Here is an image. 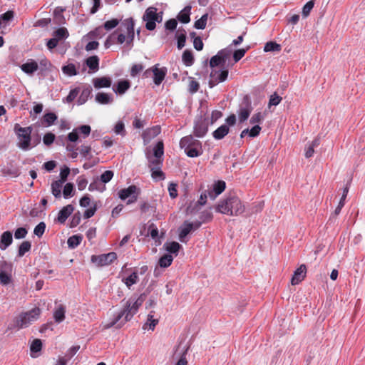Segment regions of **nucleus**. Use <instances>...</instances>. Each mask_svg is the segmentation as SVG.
Listing matches in <instances>:
<instances>
[{"instance_id": "nucleus-20", "label": "nucleus", "mask_w": 365, "mask_h": 365, "mask_svg": "<svg viewBox=\"0 0 365 365\" xmlns=\"http://www.w3.org/2000/svg\"><path fill=\"white\" fill-rule=\"evenodd\" d=\"M192 230V225L188 221H185L180 227L179 239L181 242H185L184 238Z\"/></svg>"}, {"instance_id": "nucleus-53", "label": "nucleus", "mask_w": 365, "mask_h": 365, "mask_svg": "<svg viewBox=\"0 0 365 365\" xmlns=\"http://www.w3.org/2000/svg\"><path fill=\"white\" fill-rule=\"evenodd\" d=\"M45 230L46 224L43 222H41L36 226L34 233L38 237H41L43 235Z\"/></svg>"}, {"instance_id": "nucleus-46", "label": "nucleus", "mask_w": 365, "mask_h": 365, "mask_svg": "<svg viewBox=\"0 0 365 365\" xmlns=\"http://www.w3.org/2000/svg\"><path fill=\"white\" fill-rule=\"evenodd\" d=\"M9 272H4V270H1L0 272V283L2 285H7L11 282V276L9 273Z\"/></svg>"}, {"instance_id": "nucleus-56", "label": "nucleus", "mask_w": 365, "mask_h": 365, "mask_svg": "<svg viewBox=\"0 0 365 365\" xmlns=\"http://www.w3.org/2000/svg\"><path fill=\"white\" fill-rule=\"evenodd\" d=\"M73 191V185L71 182H68L64 186L63 195L65 198H68L72 195Z\"/></svg>"}, {"instance_id": "nucleus-61", "label": "nucleus", "mask_w": 365, "mask_h": 365, "mask_svg": "<svg viewBox=\"0 0 365 365\" xmlns=\"http://www.w3.org/2000/svg\"><path fill=\"white\" fill-rule=\"evenodd\" d=\"M27 230L24 227H19L16 229L14 232V237L16 239H22L27 235Z\"/></svg>"}, {"instance_id": "nucleus-38", "label": "nucleus", "mask_w": 365, "mask_h": 365, "mask_svg": "<svg viewBox=\"0 0 365 365\" xmlns=\"http://www.w3.org/2000/svg\"><path fill=\"white\" fill-rule=\"evenodd\" d=\"M252 111V108L250 105L248 104L247 108H242L239 112V120L240 122L245 121L250 116V113Z\"/></svg>"}, {"instance_id": "nucleus-64", "label": "nucleus", "mask_w": 365, "mask_h": 365, "mask_svg": "<svg viewBox=\"0 0 365 365\" xmlns=\"http://www.w3.org/2000/svg\"><path fill=\"white\" fill-rule=\"evenodd\" d=\"M87 184H88V180L82 177V176H80L77 179V186H78V189L79 190H83L87 186Z\"/></svg>"}, {"instance_id": "nucleus-2", "label": "nucleus", "mask_w": 365, "mask_h": 365, "mask_svg": "<svg viewBox=\"0 0 365 365\" xmlns=\"http://www.w3.org/2000/svg\"><path fill=\"white\" fill-rule=\"evenodd\" d=\"M245 207L241 200L235 194H230L221 200L216 211L230 216H238L245 212Z\"/></svg>"}, {"instance_id": "nucleus-7", "label": "nucleus", "mask_w": 365, "mask_h": 365, "mask_svg": "<svg viewBox=\"0 0 365 365\" xmlns=\"http://www.w3.org/2000/svg\"><path fill=\"white\" fill-rule=\"evenodd\" d=\"M143 19L146 22L145 28L149 31H153L156 27L155 22H161L163 16L157 13L156 8L149 7L145 10Z\"/></svg>"}, {"instance_id": "nucleus-10", "label": "nucleus", "mask_w": 365, "mask_h": 365, "mask_svg": "<svg viewBox=\"0 0 365 365\" xmlns=\"http://www.w3.org/2000/svg\"><path fill=\"white\" fill-rule=\"evenodd\" d=\"M91 131L90 125H83L73 129L68 134V140L71 142H76L79 138V134H81L83 138L88 137Z\"/></svg>"}, {"instance_id": "nucleus-43", "label": "nucleus", "mask_w": 365, "mask_h": 365, "mask_svg": "<svg viewBox=\"0 0 365 365\" xmlns=\"http://www.w3.org/2000/svg\"><path fill=\"white\" fill-rule=\"evenodd\" d=\"M208 14H205L195 22L194 26L197 29H204L206 27Z\"/></svg>"}, {"instance_id": "nucleus-5", "label": "nucleus", "mask_w": 365, "mask_h": 365, "mask_svg": "<svg viewBox=\"0 0 365 365\" xmlns=\"http://www.w3.org/2000/svg\"><path fill=\"white\" fill-rule=\"evenodd\" d=\"M41 314L38 307H34L31 310L21 313L14 320V325L19 329L28 327L33 322L36 321Z\"/></svg>"}, {"instance_id": "nucleus-44", "label": "nucleus", "mask_w": 365, "mask_h": 365, "mask_svg": "<svg viewBox=\"0 0 365 365\" xmlns=\"http://www.w3.org/2000/svg\"><path fill=\"white\" fill-rule=\"evenodd\" d=\"M225 63L223 61V58L220 57V55L218 53L214 56H212L210 61V66L211 68H215L219 66H223Z\"/></svg>"}, {"instance_id": "nucleus-6", "label": "nucleus", "mask_w": 365, "mask_h": 365, "mask_svg": "<svg viewBox=\"0 0 365 365\" xmlns=\"http://www.w3.org/2000/svg\"><path fill=\"white\" fill-rule=\"evenodd\" d=\"M14 130L17 135V138L19 140L18 146L24 150H29L30 148L31 140V128H23L21 127L19 124H16L14 127Z\"/></svg>"}, {"instance_id": "nucleus-54", "label": "nucleus", "mask_w": 365, "mask_h": 365, "mask_svg": "<svg viewBox=\"0 0 365 365\" xmlns=\"http://www.w3.org/2000/svg\"><path fill=\"white\" fill-rule=\"evenodd\" d=\"M104 30L103 26H98L95 30L91 31L89 35L92 38H101L105 35Z\"/></svg>"}, {"instance_id": "nucleus-33", "label": "nucleus", "mask_w": 365, "mask_h": 365, "mask_svg": "<svg viewBox=\"0 0 365 365\" xmlns=\"http://www.w3.org/2000/svg\"><path fill=\"white\" fill-rule=\"evenodd\" d=\"M63 184L61 181L56 180L51 184V192L56 198H60L61 196V188Z\"/></svg>"}, {"instance_id": "nucleus-62", "label": "nucleus", "mask_w": 365, "mask_h": 365, "mask_svg": "<svg viewBox=\"0 0 365 365\" xmlns=\"http://www.w3.org/2000/svg\"><path fill=\"white\" fill-rule=\"evenodd\" d=\"M152 174L151 176L153 179L155 180H164L165 179V174L160 169H155L151 170Z\"/></svg>"}, {"instance_id": "nucleus-1", "label": "nucleus", "mask_w": 365, "mask_h": 365, "mask_svg": "<svg viewBox=\"0 0 365 365\" xmlns=\"http://www.w3.org/2000/svg\"><path fill=\"white\" fill-rule=\"evenodd\" d=\"M144 300V294H140L134 302H131L130 300L128 301L123 310L118 313L111 322L104 324L103 329H108L113 326H116V328L122 327L125 322L130 321L134 314L137 313Z\"/></svg>"}, {"instance_id": "nucleus-51", "label": "nucleus", "mask_w": 365, "mask_h": 365, "mask_svg": "<svg viewBox=\"0 0 365 365\" xmlns=\"http://www.w3.org/2000/svg\"><path fill=\"white\" fill-rule=\"evenodd\" d=\"M314 6V2L313 0L308 1L302 8V16L306 18L307 17L312 9Z\"/></svg>"}, {"instance_id": "nucleus-37", "label": "nucleus", "mask_w": 365, "mask_h": 365, "mask_svg": "<svg viewBox=\"0 0 365 365\" xmlns=\"http://www.w3.org/2000/svg\"><path fill=\"white\" fill-rule=\"evenodd\" d=\"M282 49L281 45L277 43L274 41H269L265 43L264 47V51L265 52H270V51H280Z\"/></svg>"}, {"instance_id": "nucleus-60", "label": "nucleus", "mask_w": 365, "mask_h": 365, "mask_svg": "<svg viewBox=\"0 0 365 365\" xmlns=\"http://www.w3.org/2000/svg\"><path fill=\"white\" fill-rule=\"evenodd\" d=\"M79 93L78 88H74L73 90H71L68 95L67 96L66 101L67 103H71L74 101V99L77 97L78 94Z\"/></svg>"}, {"instance_id": "nucleus-9", "label": "nucleus", "mask_w": 365, "mask_h": 365, "mask_svg": "<svg viewBox=\"0 0 365 365\" xmlns=\"http://www.w3.org/2000/svg\"><path fill=\"white\" fill-rule=\"evenodd\" d=\"M117 259V254L114 252L99 255H92L91 262L98 267L107 266L112 264Z\"/></svg>"}, {"instance_id": "nucleus-45", "label": "nucleus", "mask_w": 365, "mask_h": 365, "mask_svg": "<svg viewBox=\"0 0 365 365\" xmlns=\"http://www.w3.org/2000/svg\"><path fill=\"white\" fill-rule=\"evenodd\" d=\"M57 120V115L54 113H48L43 115V121L47 126H50Z\"/></svg>"}, {"instance_id": "nucleus-14", "label": "nucleus", "mask_w": 365, "mask_h": 365, "mask_svg": "<svg viewBox=\"0 0 365 365\" xmlns=\"http://www.w3.org/2000/svg\"><path fill=\"white\" fill-rule=\"evenodd\" d=\"M74 207L72 205L63 207L58 212L57 220L60 223H64L70 215L73 212Z\"/></svg>"}, {"instance_id": "nucleus-12", "label": "nucleus", "mask_w": 365, "mask_h": 365, "mask_svg": "<svg viewBox=\"0 0 365 365\" xmlns=\"http://www.w3.org/2000/svg\"><path fill=\"white\" fill-rule=\"evenodd\" d=\"M208 130V123L202 117L197 118L194 125V135L197 138L203 137Z\"/></svg>"}, {"instance_id": "nucleus-15", "label": "nucleus", "mask_w": 365, "mask_h": 365, "mask_svg": "<svg viewBox=\"0 0 365 365\" xmlns=\"http://www.w3.org/2000/svg\"><path fill=\"white\" fill-rule=\"evenodd\" d=\"M12 242V233L10 231L4 232L0 237V250H5Z\"/></svg>"}, {"instance_id": "nucleus-63", "label": "nucleus", "mask_w": 365, "mask_h": 365, "mask_svg": "<svg viewBox=\"0 0 365 365\" xmlns=\"http://www.w3.org/2000/svg\"><path fill=\"white\" fill-rule=\"evenodd\" d=\"M143 68L144 67L142 64H134L130 70V76L133 77L137 76Z\"/></svg>"}, {"instance_id": "nucleus-22", "label": "nucleus", "mask_w": 365, "mask_h": 365, "mask_svg": "<svg viewBox=\"0 0 365 365\" xmlns=\"http://www.w3.org/2000/svg\"><path fill=\"white\" fill-rule=\"evenodd\" d=\"M229 127L227 125H222L217 129H216L212 135L216 140H221L229 133Z\"/></svg>"}, {"instance_id": "nucleus-55", "label": "nucleus", "mask_w": 365, "mask_h": 365, "mask_svg": "<svg viewBox=\"0 0 365 365\" xmlns=\"http://www.w3.org/2000/svg\"><path fill=\"white\" fill-rule=\"evenodd\" d=\"M114 132L116 134H119L123 136H124L125 135V125H124L123 122L118 121L115 124V128H114Z\"/></svg>"}, {"instance_id": "nucleus-30", "label": "nucleus", "mask_w": 365, "mask_h": 365, "mask_svg": "<svg viewBox=\"0 0 365 365\" xmlns=\"http://www.w3.org/2000/svg\"><path fill=\"white\" fill-rule=\"evenodd\" d=\"M177 39H178V48L182 49L186 41V31L185 29H179L177 31Z\"/></svg>"}, {"instance_id": "nucleus-42", "label": "nucleus", "mask_w": 365, "mask_h": 365, "mask_svg": "<svg viewBox=\"0 0 365 365\" xmlns=\"http://www.w3.org/2000/svg\"><path fill=\"white\" fill-rule=\"evenodd\" d=\"M91 93V88H86L83 89L78 99V104L82 105V104L85 103L88 101V98H89Z\"/></svg>"}, {"instance_id": "nucleus-27", "label": "nucleus", "mask_w": 365, "mask_h": 365, "mask_svg": "<svg viewBox=\"0 0 365 365\" xmlns=\"http://www.w3.org/2000/svg\"><path fill=\"white\" fill-rule=\"evenodd\" d=\"M163 158L160 157H155L151 156L148 158V162H149V168H150V170H155V169H160L161 165L163 164Z\"/></svg>"}, {"instance_id": "nucleus-41", "label": "nucleus", "mask_w": 365, "mask_h": 365, "mask_svg": "<svg viewBox=\"0 0 365 365\" xmlns=\"http://www.w3.org/2000/svg\"><path fill=\"white\" fill-rule=\"evenodd\" d=\"M164 154V144L163 141H158L153 148V156L163 158Z\"/></svg>"}, {"instance_id": "nucleus-26", "label": "nucleus", "mask_w": 365, "mask_h": 365, "mask_svg": "<svg viewBox=\"0 0 365 365\" xmlns=\"http://www.w3.org/2000/svg\"><path fill=\"white\" fill-rule=\"evenodd\" d=\"M190 10L191 7L190 6H185L178 15V19L183 24L189 23L190 21Z\"/></svg>"}, {"instance_id": "nucleus-47", "label": "nucleus", "mask_w": 365, "mask_h": 365, "mask_svg": "<svg viewBox=\"0 0 365 365\" xmlns=\"http://www.w3.org/2000/svg\"><path fill=\"white\" fill-rule=\"evenodd\" d=\"M120 23V20L117 19H112L106 21L103 26V29L106 31H110L115 28Z\"/></svg>"}, {"instance_id": "nucleus-23", "label": "nucleus", "mask_w": 365, "mask_h": 365, "mask_svg": "<svg viewBox=\"0 0 365 365\" xmlns=\"http://www.w3.org/2000/svg\"><path fill=\"white\" fill-rule=\"evenodd\" d=\"M68 36L69 33L65 27L58 28L53 33V37L56 38L58 42L66 39Z\"/></svg>"}, {"instance_id": "nucleus-32", "label": "nucleus", "mask_w": 365, "mask_h": 365, "mask_svg": "<svg viewBox=\"0 0 365 365\" xmlns=\"http://www.w3.org/2000/svg\"><path fill=\"white\" fill-rule=\"evenodd\" d=\"M130 82L127 80L120 81L117 83L116 88L114 91L118 94H123L130 88Z\"/></svg>"}, {"instance_id": "nucleus-34", "label": "nucleus", "mask_w": 365, "mask_h": 365, "mask_svg": "<svg viewBox=\"0 0 365 365\" xmlns=\"http://www.w3.org/2000/svg\"><path fill=\"white\" fill-rule=\"evenodd\" d=\"M182 60L185 66H192L194 63V57L192 51L188 49L185 50L182 56Z\"/></svg>"}, {"instance_id": "nucleus-4", "label": "nucleus", "mask_w": 365, "mask_h": 365, "mask_svg": "<svg viewBox=\"0 0 365 365\" xmlns=\"http://www.w3.org/2000/svg\"><path fill=\"white\" fill-rule=\"evenodd\" d=\"M118 30L123 31L125 34H118L117 43L122 44L125 42L127 46L132 47L135 36L133 19L132 18L125 19Z\"/></svg>"}, {"instance_id": "nucleus-21", "label": "nucleus", "mask_w": 365, "mask_h": 365, "mask_svg": "<svg viewBox=\"0 0 365 365\" xmlns=\"http://www.w3.org/2000/svg\"><path fill=\"white\" fill-rule=\"evenodd\" d=\"M137 190L138 188L135 185H130L127 188L120 190L118 192V195L121 200H125L126 198L133 196Z\"/></svg>"}, {"instance_id": "nucleus-16", "label": "nucleus", "mask_w": 365, "mask_h": 365, "mask_svg": "<svg viewBox=\"0 0 365 365\" xmlns=\"http://www.w3.org/2000/svg\"><path fill=\"white\" fill-rule=\"evenodd\" d=\"M161 132V128L159 125L153 126L148 128L143 133V138L145 141H148L158 135Z\"/></svg>"}, {"instance_id": "nucleus-19", "label": "nucleus", "mask_w": 365, "mask_h": 365, "mask_svg": "<svg viewBox=\"0 0 365 365\" xmlns=\"http://www.w3.org/2000/svg\"><path fill=\"white\" fill-rule=\"evenodd\" d=\"M158 322L159 319L154 318V312L152 311L148 314L147 322L143 324V329L153 331Z\"/></svg>"}, {"instance_id": "nucleus-59", "label": "nucleus", "mask_w": 365, "mask_h": 365, "mask_svg": "<svg viewBox=\"0 0 365 365\" xmlns=\"http://www.w3.org/2000/svg\"><path fill=\"white\" fill-rule=\"evenodd\" d=\"M113 177V172L111 170H106L101 175V180L103 183L108 182Z\"/></svg>"}, {"instance_id": "nucleus-52", "label": "nucleus", "mask_w": 365, "mask_h": 365, "mask_svg": "<svg viewBox=\"0 0 365 365\" xmlns=\"http://www.w3.org/2000/svg\"><path fill=\"white\" fill-rule=\"evenodd\" d=\"M42 348V342L41 339H34L30 346V350L31 352H38L41 350Z\"/></svg>"}, {"instance_id": "nucleus-29", "label": "nucleus", "mask_w": 365, "mask_h": 365, "mask_svg": "<svg viewBox=\"0 0 365 365\" xmlns=\"http://www.w3.org/2000/svg\"><path fill=\"white\" fill-rule=\"evenodd\" d=\"M165 250L170 253L175 254L176 256L182 246L177 242H166L164 245Z\"/></svg>"}, {"instance_id": "nucleus-25", "label": "nucleus", "mask_w": 365, "mask_h": 365, "mask_svg": "<svg viewBox=\"0 0 365 365\" xmlns=\"http://www.w3.org/2000/svg\"><path fill=\"white\" fill-rule=\"evenodd\" d=\"M123 282L125 283L128 288H130L131 286L136 284L138 282V273L136 271L133 272L127 277L123 278Z\"/></svg>"}, {"instance_id": "nucleus-3", "label": "nucleus", "mask_w": 365, "mask_h": 365, "mask_svg": "<svg viewBox=\"0 0 365 365\" xmlns=\"http://www.w3.org/2000/svg\"><path fill=\"white\" fill-rule=\"evenodd\" d=\"M180 147L184 149L188 157L196 158L203 153L202 143L192 135L185 136L180 141Z\"/></svg>"}, {"instance_id": "nucleus-18", "label": "nucleus", "mask_w": 365, "mask_h": 365, "mask_svg": "<svg viewBox=\"0 0 365 365\" xmlns=\"http://www.w3.org/2000/svg\"><path fill=\"white\" fill-rule=\"evenodd\" d=\"M111 79L107 76L93 79V83L96 88H109L111 86Z\"/></svg>"}, {"instance_id": "nucleus-31", "label": "nucleus", "mask_w": 365, "mask_h": 365, "mask_svg": "<svg viewBox=\"0 0 365 365\" xmlns=\"http://www.w3.org/2000/svg\"><path fill=\"white\" fill-rule=\"evenodd\" d=\"M173 261V256L170 254H165L159 259L158 265L160 267L166 268L171 265Z\"/></svg>"}, {"instance_id": "nucleus-48", "label": "nucleus", "mask_w": 365, "mask_h": 365, "mask_svg": "<svg viewBox=\"0 0 365 365\" xmlns=\"http://www.w3.org/2000/svg\"><path fill=\"white\" fill-rule=\"evenodd\" d=\"M225 182L222 180H218L217 182L214 183L212 189L219 195L225 190Z\"/></svg>"}, {"instance_id": "nucleus-39", "label": "nucleus", "mask_w": 365, "mask_h": 365, "mask_svg": "<svg viewBox=\"0 0 365 365\" xmlns=\"http://www.w3.org/2000/svg\"><path fill=\"white\" fill-rule=\"evenodd\" d=\"M82 240V237L79 235H73L67 240L68 246L70 248H75L80 245Z\"/></svg>"}, {"instance_id": "nucleus-36", "label": "nucleus", "mask_w": 365, "mask_h": 365, "mask_svg": "<svg viewBox=\"0 0 365 365\" xmlns=\"http://www.w3.org/2000/svg\"><path fill=\"white\" fill-rule=\"evenodd\" d=\"M320 142L319 138H315L312 143L309 145L308 148L305 150V157L307 158H311L314 153V148L319 146Z\"/></svg>"}, {"instance_id": "nucleus-35", "label": "nucleus", "mask_w": 365, "mask_h": 365, "mask_svg": "<svg viewBox=\"0 0 365 365\" xmlns=\"http://www.w3.org/2000/svg\"><path fill=\"white\" fill-rule=\"evenodd\" d=\"M65 308L63 305H60L53 313V318L58 323L63 322L65 319Z\"/></svg>"}, {"instance_id": "nucleus-57", "label": "nucleus", "mask_w": 365, "mask_h": 365, "mask_svg": "<svg viewBox=\"0 0 365 365\" xmlns=\"http://www.w3.org/2000/svg\"><path fill=\"white\" fill-rule=\"evenodd\" d=\"M54 140L55 135L52 133H46L43 138V143L47 146L51 145L53 143Z\"/></svg>"}, {"instance_id": "nucleus-13", "label": "nucleus", "mask_w": 365, "mask_h": 365, "mask_svg": "<svg viewBox=\"0 0 365 365\" xmlns=\"http://www.w3.org/2000/svg\"><path fill=\"white\" fill-rule=\"evenodd\" d=\"M307 267L305 264H301L294 272L291 279V284L297 285L300 283L306 277Z\"/></svg>"}, {"instance_id": "nucleus-58", "label": "nucleus", "mask_w": 365, "mask_h": 365, "mask_svg": "<svg viewBox=\"0 0 365 365\" xmlns=\"http://www.w3.org/2000/svg\"><path fill=\"white\" fill-rule=\"evenodd\" d=\"M148 234L154 240L158 237V229L154 223H151L149 225Z\"/></svg>"}, {"instance_id": "nucleus-17", "label": "nucleus", "mask_w": 365, "mask_h": 365, "mask_svg": "<svg viewBox=\"0 0 365 365\" xmlns=\"http://www.w3.org/2000/svg\"><path fill=\"white\" fill-rule=\"evenodd\" d=\"M38 68V66L37 62L34 60H29L25 63H23L21 66V69L26 73L31 75L34 72H36Z\"/></svg>"}, {"instance_id": "nucleus-8", "label": "nucleus", "mask_w": 365, "mask_h": 365, "mask_svg": "<svg viewBox=\"0 0 365 365\" xmlns=\"http://www.w3.org/2000/svg\"><path fill=\"white\" fill-rule=\"evenodd\" d=\"M152 73L153 75V81L155 84L159 86L165 78L167 74V68L165 67L158 68V65L157 64L147 69L143 73V76L145 78H148Z\"/></svg>"}, {"instance_id": "nucleus-28", "label": "nucleus", "mask_w": 365, "mask_h": 365, "mask_svg": "<svg viewBox=\"0 0 365 365\" xmlns=\"http://www.w3.org/2000/svg\"><path fill=\"white\" fill-rule=\"evenodd\" d=\"M96 100L101 104H108L113 101L110 94L106 93H98L96 96Z\"/></svg>"}, {"instance_id": "nucleus-40", "label": "nucleus", "mask_w": 365, "mask_h": 365, "mask_svg": "<svg viewBox=\"0 0 365 365\" xmlns=\"http://www.w3.org/2000/svg\"><path fill=\"white\" fill-rule=\"evenodd\" d=\"M31 244L29 241H24L19 247L18 255L19 257H23L26 252L31 250Z\"/></svg>"}, {"instance_id": "nucleus-50", "label": "nucleus", "mask_w": 365, "mask_h": 365, "mask_svg": "<svg viewBox=\"0 0 365 365\" xmlns=\"http://www.w3.org/2000/svg\"><path fill=\"white\" fill-rule=\"evenodd\" d=\"M282 100V98L280 97L279 95H277V93H274L272 95L270 96L268 106L271 107L272 106H277L279 105Z\"/></svg>"}, {"instance_id": "nucleus-49", "label": "nucleus", "mask_w": 365, "mask_h": 365, "mask_svg": "<svg viewBox=\"0 0 365 365\" xmlns=\"http://www.w3.org/2000/svg\"><path fill=\"white\" fill-rule=\"evenodd\" d=\"M63 72L70 76L77 74L76 68L74 64L70 63L62 68Z\"/></svg>"}, {"instance_id": "nucleus-24", "label": "nucleus", "mask_w": 365, "mask_h": 365, "mask_svg": "<svg viewBox=\"0 0 365 365\" xmlns=\"http://www.w3.org/2000/svg\"><path fill=\"white\" fill-rule=\"evenodd\" d=\"M87 66L92 71H97L99 68V58L97 56H92L86 60Z\"/></svg>"}, {"instance_id": "nucleus-11", "label": "nucleus", "mask_w": 365, "mask_h": 365, "mask_svg": "<svg viewBox=\"0 0 365 365\" xmlns=\"http://www.w3.org/2000/svg\"><path fill=\"white\" fill-rule=\"evenodd\" d=\"M228 70L224 69L220 72L215 69H213L210 73L211 79L209 81L210 87L212 88L217 85L220 82H224L227 80L228 76Z\"/></svg>"}]
</instances>
